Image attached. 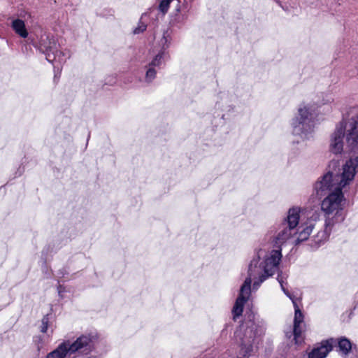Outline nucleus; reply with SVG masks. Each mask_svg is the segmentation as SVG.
I'll return each mask as SVG.
<instances>
[{
	"mask_svg": "<svg viewBox=\"0 0 358 358\" xmlns=\"http://www.w3.org/2000/svg\"><path fill=\"white\" fill-rule=\"evenodd\" d=\"M358 169V157L350 158L339 169V162L332 160L329 170L314 185L316 195L322 197L321 210L325 218L327 227L342 222L345 198L343 190L353 181Z\"/></svg>",
	"mask_w": 358,
	"mask_h": 358,
	"instance_id": "obj_1",
	"label": "nucleus"
},
{
	"mask_svg": "<svg viewBox=\"0 0 358 358\" xmlns=\"http://www.w3.org/2000/svg\"><path fill=\"white\" fill-rule=\"evenodd\" d=\"M282 259L281 250H272L265 252L259 250L251 260L248 270V277L241 285L238 298L232 309L234 320L241 315L245 303L251 293V283L253 289H257L261 284L278 271Z\"/></svg>",
	"mask_w": 358,
	"mask_h": 358,
	"instance_id": "obj_2",
	"label": "nucleus"
},
{
	"mask_svg": "<svg viewBox=\"0 0 358 358\" xmlns=\"http://www.w3.org/2000/svg\"><path fill=\"white\" fill-rule=\"evenodd\" d=\"M316 106L303 102L299 105L296 115L291 121L292 134L302 140L313 137L315 126Z\"/></svg>",
	"mask_w": 358,
	"mask_h": 358,
	"instance_id": "obj_3",
	"label": "nucleus"
},
{
	"mask_svg": "<svg viewBox=\"0 0 358 358\" xmlns=\"http://www.w3.org/2000/svg\"><path fill=\"white\" fill-rule=\"evenodd\" d=\"M63 343L69 352V356L74 353L87 355L94 350V336L91 334H83L79 336L73 343L64 341Z\"/></svg>",
	"mask_w": 358,
	"mask_h": 358,
	"instance_id": "obj_4",
	"label": "nucleus"
},
{
	"mask_svg": "<svg viewBox=\"0 0 358 358\" xmlns=\"http://www.w3.org/2000/svg\"><path fill=\"white\" fill-rule=\"evenodd\" d=\"M348 134V129L345 124V122L341 121L338 122L334 131L330 136L329 138V151L334 155L341 154L344 148V137L347 141V136ZM346 145H348L346 144ZM349 148L348 146H347Z\"/></svg>",
	"mask_w": 358,
	"mask_h": 358,
	"instance_id": "obj_5",
	"label": "nucleus"
},
{
	"mask_svg": "<svg viewBox=\"0 0 358 358\" xmlns=\"http://www.w3.org/2000/svg\"><path fill=\"white\" fill-rule=\"evenodd\" d=\"M40 51L46 55V59L50 62H53L58 58L59 63L64 62V59L61 58V55H63L62 52L58 50V45L53 37L45 35L41 36L39 42Z\"/></svg>",
	"mask_w": 358,
	"mask_h": 358,
	"instance_id": "obj_6",
	"label": "nucleus"
},
{
	"mask_svg": "<svg viewBox=\"0 0 358 358\" xmlns=\"http://www.w3.org/2000/svg\"><path fill=\"white\" fill-rule=\"evenodd\" d=\"M320 218V213L317 211L309 212L307 215V220L302 222L296 229H294L295 245L306 241L315 227V222Z\"/></svg>",
	"mask_w": 358,
	"mask_h": 358,
	"instance_id": "obj_7",
	"label": "nucleus"
},
{
	"mask_svg": "<svg viewBox=\"0 0 358 358\" xmlns=\"http://www.w3.org/2000/svg\"><path fill=\"white\" fill-rule=\"evenodd\" d=\"M244 327H241L235 332V338L238 344L245 349V352L248 353L252 350V345L257 336L256 325L251 324L243 332Z\"/></svg>",
	"mask_w": 358,
	"mask_h": 358,
	"instance_id": "obj_8",
	"label": "nucleus"
},
{
	"mask_svg": "<svg viewBox=\"0 0 358 358\" xmlns=\"http://www.w3.org/2000/svg\"><path fill=\"white\" fill-rule=\"evenodd\" d=\"M343 122L348 129L347 145L350 150H353L358 146V116L357 118L343 120Z\"/></svg>",
	"mask_w": 358,
	"mask_h": 358,
	"instance_id": "obj_9",
	"label": "nucleus"
},
{
	"mask_svg": "<svg viewBox=\"0 0 358 358\" xmlns=\"http://www.w3.org/2000/svg\"><path fill=\"white\" fill-rule=\"evenodd\" d=\"M293 305L294 307V327H293V335L294 340L296 344L301 343L303 341L302 333L303 331V315L299 309L296 302L293 301Z\"/></svg>",
	"mask_w": 358,
	"mask_h": 358,
	"instance_id": "obj_10",
	"label": "nucleus"
},
{
	"mask_svg": "<svg viewBox=\"0 0 358 358\" xmlns=\"http://www.w3.org/2000/svg\"><path fill=\"white\" fill-rule=\"evenodd\" d=\"M294 239V229L282 224L274 238V242L275 245L281 246L287 242L295 244Z\"/></svg>",
	"mask_w": 358,
	"mask_h": 358,
	"instance_id": "obj_11",
	"label": "nucleus"
},
{
	"mask_svg": "<svg viewBox=\"0 0 358 358\" xmlns=\"http://www.w3.org/2000/svg\"><path fill=\"white\" fill-rule=\"evenodd\" d=\"M300 212L301 209L299 207L289 208L287 212V215L282 224L291 229H296L301 218Z\"/></svg>",
	"mask_w": 358,
	"mask_h": 358,
	"instance_id": "obj_12",
	"label": "nucleus"
},
{
	"mask_svg": "<svg viewBox=\"0 0 358 358\" xmlns=\"http://www.w3.org/2000/svg\"><path fill=\"white\" fill-rule=\"evenodd\" d=\"M331 350L332 345L328 341H322L308 353V358H325Z\"/></svg>",
	"mask_w": 358,
	"mask_h": 358,
	"instance_id": "obj_13",
	"label": "nucleus"
},
{
	"mask_svg": "<svg viewBox=\"0 0 358 358\" xmlns=\"http://www.w3.org/2000/svg\"><path fill=\"white\" fill-rule=\"evenodd\" d=\"M325 229L324 231H319L315 236L313 237L312 241H313V243H311L310 245L313 248H317L323 242H324L333 227H327V226L324 224Z\"/></svg>",
	"mask_w": 358,
	"mask_h": 358,
	"instance_id": "obj_14",
	"label": "nucleus"
},
{
	"mask_svg": "<svg viewBox=\"0 0 358 358\" xmlns=\"http://www.w3.org/2000/svg\"><path fill=\"white\" fill-rule=\"evenodd\" d=\"M11 27L16 34L23 38H26L28 35V31L26 29L25 23L22 20L15 19L12 21Z\"/></svg>",
	"mask_w": 358,
	"mask_h": 358,
	"instance_id": "obj_15",
	"label": "nucleus"
},
{
	"mask_svg": "<svg viewBox=\"0 0 358 358\" xmlns=\"http://www.w3.org/2000/svg\"><path fill=\"white\" fill-rule=\"evenodd\" d=\"M68 355L69 352L62 342L55 350L48 353L45 358H66Z\"/></svg>",
	"mask_w": 358,
	"mask_h": 358,
	"instance_id": "obj_16",
	"label": "nucleus"
},
{
	"mask_svg": "<svg viewBox=\"0 0 358 358\" xmlns=\"http://www.w3.org/2000/svg\"><path fill=\"white\" fill-rule=\"evenodd\" d=\"M169 52L164 50H159V52L153 57L149 62L148 65L154 68H159L164 62L166 57H169Z\"/></svg>",
	"mask_w": 358,
	"mask_h": 358,
	"instance_id": "obj_17",
	"label": "nucleus"
},
{
	"mask_svg": "<svg viewBox=\"0 0 358 358\" xmlns=\"http://www.w3.org/2000/svg\"><path fill=\"white\" fill-rule=\"evenodd\" d=\"M338 348L342 355L346 356L352 350V345L348 339L343 338L339 340Z\"/></svg>",
	"mask_w": 358,
	"mask_h": 358,
	"instance_id": "obj_18",
	"label": "nucleus"
},
{
	"mask_svg": "<svg viewBox=\"0 0 358 358\" xmlns=\"http://www.w3.org/2000/svg\"><path fill=\"white\" fill-rule=\"evenodd\" d=\"M157 76V70L155 68L150 66L148 64L146 66V72L145 76V82L147 83H151Z\"/></svg>",
	"mask_w": 358,
	"mask_h": 358,
	"instance_id": "obj_19",
	"label": "nucleus"
},
{
	"mask_svg": "<svg viewBox=\"0 0 358 358\" xmlns=\"http://www.w3.org/2000/svg\"><path fill=\"white\" fill-rule=\"evenodd\" d=\"M287 279V275L282 274V273L278 274L277 280L280 285L281 289L283 292L287 296H288L292 301H295L294 297L288 292L287 289H285L284 286L285 281Z\"/></svg>",
	"mask_w": 358,
	"mask_h": 358,
	"instance_id": "obj_20",
	"label": "nucleus"
},
{
	"mask_svg": "<svg viewBox=\"0 0 358 358\" xmlns=\"http://www.w3.org/2000/svg\"><path fill=\"white\" fill-rule=\"evenodd\" d=\"M147 15V13H143L138 23L137 27L134 29V34H138L143 32L147 28V24L143 21V18Z\"/></svg>",
	"mask_w": 358,
	"mask_h": 358,
	"instance_id": "obj_21",
	"label": "nucleus"
},
{
	"mask_svg": "<svg viewBox=\"0 0 358 358\" xmlns=\"http://www.w3.org/2000/svg\"><path fill=\"white\" fill-rule=\"evenodd\" d=\"M171 38L168 36L167 31L164 32L162 38L159 41V45H161L160 50L166 51L170 46Z\"/></svg>",
	"mask_w": 358,
	"mask_h": 358,
	"instance_id": "obj_22",
	"label": "nucleus"
},
{
	"mask_svg": "<svg viewBox=\"0 0 358 358\" xmlns=\"http://www.w3.org/2000/svg\"><path fill=\"white\" fill-rule=\"evenodd\" d=\"M173 0H161L159 5V9L160 11H162L163 13H166L170 6V3Z\"/></svg>",
	"mask_w": 358,
	"mask_h": 358,
	"instance_id": "obj_23",
	"label": "nucleus"
},
{
	"mask_svg": "<svg viewBox=\"0 0 358 358\" xmlns=\"http://www.w3.org/2000/svg\"><path fill=\"white\" fill-rule=\"evenodd\" d=\"M34 343L36 347L37 351L40 352L43 348V339L41 336H38L34 338Z\"/></svg>",
	"mask_w": 358,
	"mask_h": 358,
	"instance_id": "obj_24",
	"label": "nucleus"
},
{
	"mask_svg": "<svg viewBox=\"0 0 358 358\" xmlns=\"http://www.w3.org/2000/svg\"><path fill=\"white\" fill-rule=\"evenodd\" d=\"M48 323H49V317H48V315H46L43 317L42 321H41V332H43V333L47 332V330L48 328Z\"/></svg>",
	"mask_w": 358,
	"mask_h": 358,
	"instance_id": "obj_25",
	"label": "nucleus"
},
{
	"mask_svg": "<svg viewBox=\"0 0 358 358\" xmlns=\"http://www.w3.org/2000/svg\"><path fill=\"white\" fill-rule=\"evenodd\" d=\"M291 334H292V333H290V334H289V333H288V332H287V333H286V336H287V337H290V336H291Z\"/></svg>",
	"mask_w": 358,
	"mask_h": 358,
	"instance_id": "obj_26",
	"label": "nucleus"
},
{
	"mask_svg": "<svg viewBox=\"0 0 358 358\" xmlns=\"http://www.w3.org/2000/svg\"><path fill=\"white\" fill-rule=\"evenodd\" d=\"M357 358H358V357H357Z\"/></svg>",
	"mask_w": 358,
	"mask_h": 358,
	"instance_id": "obj_27",
	"label": "nucleus"
}]
</instances>
